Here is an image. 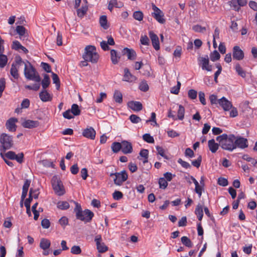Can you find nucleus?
<instances>
[{"instance_id":"nucleus-26","label":"nucleus","mask_w":257,"mask_h":257,"mask_svg":"<svg viewBox=\"0 0 257 257\" xmlns=\"http://www.w3.org/2000/svg\"><path fill=\"white\" fill-rule=\"evenodd\" d=\"M208 145L210 151L212 153H215L219 148V145L217 143H215L214 139H211L208 141Z\"/></svg>"},{"instance_id":"nucleus-63","label":"nucleus","mask_w":257,"mask_h":257,"mask_svg":"<svg viewBox=\"0 0 257 257\" xmlns=\"http://www.w3.org/2000/svg\"><path fill=\"white\" fill-rule=\"evenodd\" d=\"M71 113L72 112L71 110L68 109L63 112V116L64 118L70 119L73 118V115H72Z\"/></svg>"},{"instance_id":"nucleus-8","label":"nucleus","mask_w":257,"mask_h":257,"mask_svg":"<svg viewBox=\"0 0 257 257\" xmlns=\"http://www.w3.org/2000/svg\"><path fill=\"white\" fill-rule=\"evenodd\" d=\"M94 241L96 243L97 249L99 252L103 253L108 250V247L105 245L104 243L102 241L101 235H96L94 238Z\"/></svg>"},{"instance_id":"nucleus-34","label":"nucleus","mask_w":257,"mask_h":257,"mask_svg":"<svg viewBox=\"0 0 257 257\" xmlns=\"http://www.w3.org/2000/svg\"><path fill=\"white\" fill-rule=\"evenodd\" d=\"M111 149L114 153H117L121 150V142H114L111 145Z\"/></svg>"},{"instance_id":"nucleus-58","label":"nucleus","mask_w":257,"mask_h":257,"mask_svg":"<svg viewBox=\"0 0 257 257\" xmlns=\"http://www.w3.org/2000/svg\"><path fill=\"white\" fill-rule=\"evenodd\" d=\"M22 45L18 41H14L13 42V44L12 45V48L14 50L18 51L22 47Z\"/></svg>"},{"instance_id":"nucleus-64","label":"nucleus","mask_w":257,"mask_h":257,"mask_svg":"<svg viewBox=\"0 0 257 257\" xmlns=\"http://www.w3.org/2000/svg\"><path fill=\"white\" fill-rule=\"evenodd\" d=\"M164 178L167 180V181H171L173 178L175 176V175H173L170 172H166L164 174Z\"/></svg>"},{"instance_id":"nucleus-32","label":"nucleus","mask_w":257,"mask_h":257,"mask_svg":"<svg viewBox=\"0 0 257 257\" xmlns=\"http://www.w3.org/2000/svg\"><path fill=\"white\" fill-rule=\"evenodd\" d=\"M50 83V80L49 76L47 74H45L41 82L43 89L45 90L49 86Z\"/></svg>"},{"instance_id":"nucleus-28","label":"nucleus","mask_w":257,"mask_h":257,"mask_svg":"<svg viewBox=\"0 0 257 257\" xmlns=\"http://www.w3.org/2000/svg\"><path fill=\"white\" fill-rule=\"evenodd\" d=\"M195 213L197 215L198 220L201 221L203 216V208L200 204L197 205L195 208Z\"/></svg>"},{"instance_id":"nucleus-31","label":"nucleus","mask_w":257,"mask_h":257,"mask_svg":"<svg viewBox=\"0 0 257 257\" xmlns=\"http://www.w3.org/2000/svg\"><path fill=\"white\" fill-rule=\"evenodd\" d=\"M235 69L237 73L242 78L246 77V72L243 70L240 65L237 63L235 65Z\"/></svg>"},{"instance_id":"nucleus-50","label":"nucleus","mask_w":257,"mask_h":257,"mask_svg":"<svg viewBox=\"0 0 257 257\" xmlns=\"http://www.w3.org/2000/svg\"><path fill=\"white\" fill-rule=\"evenodd\" d=\"M133 17L135 19L141 21L143 18V14L141 11H136L134 13Z\"/></svg>"},{"instance_id":"nucleus-36","label":"nucleus","mask_w":257,"mask_h":257,"mask_svg":"<svg viewBox=\"0 0 257 257\" xmlns=\"http://www.w3.org/2000/svg\"><path fill=\"white\" fill-rule=\"evenodd\" d=\"M71 111L73 114V116L78 115L80 113V110L79 106L76 104H73L71 106Z\"/></svg>"},{"instance_id":"nucleus-19","label":"nucleus","mask_w":257,"mask_h":257,"mask_svg":"<svg viewBox=\"0 0 257 257\" xmlns=\"http://www.w3.org/2000/svg\"><path fill=\"white\" fill-rule=\"evenodd\" d=\"M121 151L125 154L131 153L133 151L132 144L126 141H122Z\"/></svg>"},{"instance_id":"nucleus-29","label":"nucleus","mask_w":257,"mask_h":257,"mask_svg":"<svg viewBox=\"0 0 257 257\" xmlns=\"http://www.w3.org/2000/svg\"><path fill=\"white\" fill-rule=\"evenodd\" d=\"M111 60L113 64H116L118 62L120 57L118 56L117 52L114 50L110 51Z\"/></svg>"},{"instance_id":"nucleus-51","label":"nucleus","mask_w":257,"mask_h":257,"mask_svg":"<svg viewBox=\"0 0 257 257\" xmlns=\"http://www.w3.org/2000/svg\"><path fill=\"white\" fill-rule=\"evenodd\" d=\"M130 119L133 123H138L141 121V118L136 114L131 115Z\"/></svg>"},{"instance_id":"nucleus-15","label":"nucleus","mask_w":257,"mask_h":257,"mask_svg":"<svg viewBox=\"0 0 257 257\" xmlns=\"http://www.w3.org/2000/svg\"><path fill=\"white\" fill-rule=\"evenodd\" d=\"M96 132L92 127H88L84 129L82 132V135L89 139L94 140L95 138Z\"/></svg>"},{"instance_id":"nucleus-49","label":"nucleus","mask_w":257,"mask_h":257,"mask_svg":"<svg viewBox=\"0 0 257 257\" xmlns=\"http://www.w3.org/2000/svg\"><path fill=\"white\" fill-rule=\"evenodd\" d=\"M52 76L53 82L54 83H55L56 84L57 89H58L60 87L59 78L58 75L54 73H52Z\"/></svg>"},{"instance_id":"nucleus-16","label":"nucleus","mask_w":257,"mask_h":257,"mask_svg":"<svg viewBox=\"0 0 257 257\" xmlns=\"http://www.w3.org/2000/svg\"><path fill=\"white\" fill-rule=\"evenodd\" d=\"M149 36L151 40L153 47L156 50L160 49L159 38L153 31L149 32Z\"/></svg>"},{"instance_id":"nucleus-43","label":"nucleus","mask_w":257,"mask_h":257,"mask_svg":"<svg viewBox=\"0 0 257 257\" xmlns=\"http://www.w3.org/2000/svg\"><path fill=\"white\" fill-rule=\"evenodd\" d=\"M192 29L194 31L198 33H203L206 31V28L202 27L199 25H196L192 27Z\"/></svg>"},{"instance_id":"nucleus-54","label":"nucleus","mask_w":257,"mask_h":257,"mask_svg":"<svg viewBox=\"0 0 257 257\" xmlns=\"http://www.w3.org/2000/svg\"><path fill=\"white\" fill-rule=\"evenodd\" d=\"M6 87V80L4 78L0 79V97L2 95V93L5 90Z\"/></svg>"},{"instance_id":"nucleus-59","label":"nucleus","mask_w":257,"mask_h":257,"mask_svg":"<svg viewBox=\"0 0 257 257\" xmlns=\"http://www.w3.org/2000/svg\"><path fill=\"white\" fill-rule=\"evenodd\" d=\"M113 198L114 200H118L122 198L123 196L122 193L118 191H115L112 194Z\"/></svg>"},{"instance_id":"nucleus-42","label":"nucleus","mask_w":257,"mask_h":257,"mask_svg":"<svg viewBox=\"0 0 257 257\" xmlns=\"http://www.w3.org/2000/svg\"><path fill=\"white\" fill-rule=\"evenodd\" d=\"M16 31L21 37L24 36L26 32V29L22 26H18L16 28Z\"/></svg>"},{"instance_id":"nucleus-23","label":"nucleus","mask_w":257,"mask_h":257,"mask_svg":"<svg viewBox=\"0 0 257 257\" xmlns=\"http://www.w3.org/2000/svg\"><path fill=\"white\" fill-rule=\"evenodd\" d=\"M21 65H18L16 62L15 63H13L10 70L11 75L15 79H18L19 75L18 73V68Z\"/></svg>"},{"instance_id":"nucleus-47","label":"nucleus","mask_w":257,"mask_h":257,"mask_svg":"<svg viewBox=\"0 0 257 257\" xmlns=\"http://www.w3.org/2000/svg\"><path fill=\"white\" fill-rule=\"evenodd\" d=\"M210 58L212 61L214 62L220 58V54L216 50H215L211 53Z\"/></svg>"},{"instance_id":"nucleus-30","label":"nucleus","mask_w":257,"mask_h":257,"mask_svg":"<svg viewBox=\"0 0 257 257\" xmlns=\"http://www.w3.org/2000/svg\"><path fill=\"white\" fill-rule=\"evenodd\" d=\"M99 24L101 27L104 29L106 30L109 27V25L107 23V17L106 16H101L99 18Z\"/></svg>"},{"instance_id":"nucleus-45","label":"nucleus","mask_w":257,"mask_h":257,"mask_svg":"<svg viewBox=\"0 0 257 257\" xmlns=\"http://www.w3.org/2000/svg\"><path fill=\"white\" fill-rule=\"evenodd\" d=\"M143 140L148 143H154V138L151 136L149 134H145L143 136Z\"/></svg>"},{"instance_id":"nucleus-2","label":"nucleus","mask_w":257,"mask_h":257,"mask_svg":"<svg viewBox=\"0 0 257 257\" xmlns=\"http://www.w3.org/2000/svg\"><path fill=\"white\" fill-rule=\"evenodd\" d=\"M216 140L224 150L232 151L235 149V136L234 135H227L223 134L218 136L216 138Z\"/></svg>"},{"instance_id":"nucleus-21","label":"nucleus","mask_w":257,"mask_h":257,"mask_svg":"<svg viewBox=\"0 0 257 257\" xmlns=\"http://www.w3.org/2000/svg\"><path fill=\"white\" fill-rule=\"evenodd\" d=\"M39 97L41 100L43 102L49 101L52 99V95L48 92L47 90L44 89L39 93Z\"/></svg>"},{"instance_id":"nucleus-14","label":"nucleus","mask_w":257,"mask_h":257,"mask_svg":"<svg viewBox=\"0 0 257 257\" xmlns=\"http://www.w3.org/2000/svg\"><path fill=\"white\" fill-rule=\"evenodd\" d=\"M233 58L237 60H241L244 58V53L239 46H235L233 48Z\"/></svg>"},{"instance_id":"nucleus-37","label":"nucleus","mask_w":257,"mask_h":257,"mask_svg":"<svg viewBox=\"0 0 257 257\" xmlns=\"http://www.w3.org/2000/svg\"><path fill=\"white\" fill-rule=\"evenodd\" d=\"M181 242L188 247H191L192 246V243L191 240L187 236H183L181 237Z\"/></svg>"},{"instance_id":"nucleus-39","label":"nucleus","mask_w":257,"mask_h":257,"mask_svg":"<svg viewBox=\"0 0 257 257\" xmlns=\"http://www.w3.org/2000/svg\"><path fill=\"white\" fill-rule=\"evenodd\" d=\"M8 58L6 55L3 53H0V67L4 68L7 64Z\"/></svg>"},{"instance_id":"nucleus-9","label":"nucleus","mask_w":257,"mask_h":257,"mask_svg":"<svg viewBox=\"0 0 257 257\" xmlns=\"http://www.w3.org/2000/svg\"><path fill=\"white\" fill-rule=\"evenodd\" d=\"M152 9L154 12L152 13L153 17L160 23L164 24L165 22V20L164 18V13L163 12L157 7L155 5H153Z\"/></svg>"},{"instance_id":"nucleus-25","label":"nucleus","mask_w":257,"mask_h":257,"mask_svg":"<svg viewBox=\"0 0 257 257\" xmlns=\"http://www.w3.org/2000/svg\"><path fill=\"white\" fill-rule=\"evenodd\" d=\"M123 6V4L121 2H118L117 0H110L108 5V9L112 12L114 7L121 8Z\"/></svg>"},{"instance_id":"nucleus-62","label":"nucleus","mask_w":257,"mask_h":257,"mask_svg":"<svg viewBox=\"0 0 257 257\" xmlns=\"http://www.w3.org/2000/svg\"><path fill=\"white\" fill-rule=\"evenodd\" d=\"M218 183L219 185L224 187L228 185V181L224 178L220 177L218 179Z\"/></svg>"},{"instance_id":"nucleus-48","label":"nucleus","mask_w":257,"mask_h":257,"mask_svg":"<svg viewBox=\"0 0 257 257\" xmlns=\"http://www.w3.org/2000/svg\"><path fill=\"white\" fill-rule=\"evenodd\" d=\"M39 195V192L38 190H33L32 189H30L29 192V196L30 198L37 199L38 198Z\"/></svg>"},{"instance_id":"nucleus-57","label":"nucleus","mask_w":257,"mask_h":257,"mask_svg":"<svg viewBox=\"0 0 257 257\" xmlns=\"http://www.w3.org/2000/svg\"><path fill=\"white\" fill-rule=\"evenodd\" d=\"M201 161L202 157L201 156H199L196 160L192 161V164L193 166L199 168L201 165Z\"/></svg>"},{"instance_id":"nucleus-10","label":"nucleus","mask_w":257,"mask_h":257,"mask_svg":"<svg viewBox=\"0 0 257 257\" xmlns=\"http://www.w3.org/2000/svg\"><path fill=\"white\" fill-rule=\"evenodd\" d=\"M4 155L6 158L16 160L20 164L23 163L24 161V154L23 153L16 154L13 151H9Z\"/></svg>"},{"instance_id":"nucleus-33","label":"nucleus","mask_w":257,"mask_h":257,"mask_svg":"<svg viewBox=\"0 0 257 257\" xmlns=\"http://www.w3.org/2000/svg\"><path fill=\"white\" fill-rule=\"evenodd\" d=\"M113 98L115 102L121 103L122 101V95L121 93L118 90H115L113 94Z\"/></svg>"},{"instance_id":"nucleus-17","label":"nucleus","mask_w":257,"mask_h":257,"mask_svg":"<svg viewBox=\"0 0 257 257\" xmlns=\"http://www.w3.org/2000/svg\"><path fill=\"white\" fill-rule=\"evenodd\" d=\"M18 121V119L14 117L10 118L8 119L6 123L7 128L10 132H15L16 130V123Z\"/></svg>"},{"instance_id":"nucleus-12","label":"nucleus","mask_w":257,"mask_h":257,"mask_svg":"<svg viewBox=\"0 0 257 257\" xmlns=\"http://www.w3.org/2000/svg\"><path fill=\"white\" fill-rule=\"evenodd\" d=\"M235 149L238 148L241 149H245L248 147V141L245 138L241 137H236L235 136Z\"/></svg>"},{"instance_id":"nucleus-52","label":"nucleus","mask_w":257,"mask_h":257,"mask_svg":"<svg viewBox=\"0 0 257 257\" xmlns=\"http://www.w3.org/2000/svg\"><path fill=\"white\" fill-rule=\"evenodd\" d=\"M188 95L191 99H195L197 96V92L194 89H190L188 92Z\"/></svg>"},{"instance_id":"nucleus-46","label":"nucleus","mask_w":257,"mask_h":257,"mask_svg":"<svg viewBox=\"0 0 257 257\" xmlns=\"http://www.w3.org/2000/svg\"><path fill=\"white\" fill-rule=\"evenodd\" d=\"M71 253L73 254H79L81 253V249L78 245H74L71 248Z\"/></svg>"},{"instance_id":"nucleus-40","label":"nucleus","mask_w":257,"mask_h":257,"mask_svg":"<svg viewBox=\"0 0 257 257\" xmlns=\"http://www.w3.org/2000/svg\"><path fill=\"white\" fill-rule=\"evenodd\" d=\"M57 207L61 210H65L69 207V204L67 201H59L57 203Z\"/></svg>"},{"instance_id":"nucleus-56","label":"nucleus","mask_w":257,"mask_h":257,"mask_svg":"<svg viewBox=\"0 0 257 257\" xmlns=\"http://www.w3.org/2000/svg\"><path fill=\"white\" fill-rule=\"evenodd\" d=\"M178 163L180 164L181 166L185 169H189L191 168V165L188 162L183 161L181 159H179L178 160Z\"/></svg>"},{"instance_id":"nucleus-11","label":"nucleus","mask_w":257,"mask_h":257,"mask_svg":"<svg viewBox=\"0 0 257 257\" xmlns=\"http://www.w3.org/2000/svg\"><path fill=\"white\" fill-rule=\"evenodd\" d=\"M199 65L201 67L202 69L207 71H212V66L209 65V60L208 56L201 57L198 58Z\"/></svg>"},{"instance_id":"nucleus-27","label":"nucleus","mask_w":257,"mask_h":257,"mask_svg":"<svg viewBox=\"0 0 257 257\" xmlns=\"http://www.w3.org/2000/svg\"><path fill=\"white\" fill-rule=\"evenodd\" d=\"M51 245L50 241L46 238H42L40 240V247L43 250L49 249Z\"/></svg>"},{"instance_id":"nucleus-24","label":"nucleus","mask_w":257,"mask_h":257,"mask_svg":"<svg viewBox=\"0 0 257 257\" xmlns=\"http://www.w3.org/2000/svg\"><path fill=\"white\" fill-rule=\"evenodd\" d=\"M122 52L124 54L126 55L128 59L134 60L136 59V53L133 49L125 48L123 49Z\"/></svg>"},{"instance_id":"nucleus-22","label":"nucleus","mask_w":257,"mask_h":257,"mask_svg":"<svg viewBox=\"0 0 257 257\" xmlns=\"http://www.w3.org/2000/svg\"><path fill=\"white\" fill-rule=\"evenodd\" d=\"M127 105L131 109L137 111H140L143 108L142 103L139 101H130Z\"/></svg>"},{"instance_id":"nucleus-53","label":"nucleus","mask_w":257,"mask_h":257,"mask_svg":"<svg viewBox=\"0 0 257 257\" xmlns=\"http://www.w3.org/2000/svg\"><path fill=\"white\" fill-rule=\"evenodd\" d=\"M230 110V111L229 112V116L230 117H235L238 115V112L236 107L232 105V107Z\"/></svg>"},{"instance_id":"nucleus-1","label":"nucleus","mask_w":257,"mask_h":257,"mask_svg":"<svg viewBox=\"0 0 257 257\" xmlns=\"http://www.w3.org/2000/svg\"><path fill=\"white\" fill-rule=\"evenodd\" d=\"M16 62L18 65H25L24 75L27 79L37 82L41 81V77L30 62L23 61L20 57L16 59Z\"/></svg>"},{"instance_id":"nucleus-61","label":"nucleus","mask_w":257,"mask_h":257,"mask_svg":"<svg viewBox=\"0 0 257 257\" xmlns=\"http://www.w3.org/2000/svg\"><path fill=\"white\" fill-rule=\"evenodd\" d=\"M199 99L202 104L204 105L206 104V101L205 98V94L203 92L200 91L199 92Z\"/></svg>"},{"instance_id":"nucleus-35","label":"nucleus","mask_w":257,"mask_h":257,"mask_svg":"<svg viewBox=\"0 0 257 257\" xmlns=\"http://www.w3.org/2000/svg\"><path fill=\"white\" fill-rule=\"evenodd\" d=\"M185 108L181 105H179V109L178 110V115L177 119L178 118L180 120H182L184 117Z\"/></svg>"},{"instance_id":"nucleus-5","label":"nucleus","mask_w":257,"mask_h":257,"mask_svg":"<svg viewBox=\"0 0 257 257\" xmlns=\"http://www.w3.org/2000/svg\"><path fill=\"white\" fill-rule=\"evenodd\" d=\"M0 143L5 150L10 149L13 145V137L7 134L3 133L0 136Z\"/></svg>"},{"instance_id":"nucleus-13","label":"nucleus","mask_w":257,"mask_h":257,"mask_svg":"<svg viewBox=\"0 0 257 257\" xmlns=\"http://www.w3.org/2000/svg\"><path fill=\"white\" fill-rule=\"evenodd\" d=\"M218 104L225 111H229L232 105V102L224 96L219 99Z\"/></svg>"},{"instance_id":"nucleus-4","label":"nucleus","mask_w":257,"mask_h":257,"mask_svg":"<svg viewBox=\"0 0 257 257\" xmlns=\"http://www.w3.org/2000/svg\"><path fill=\"white\" fill-rule=\"evenodd\" d=\"M52 185L55 193L58 195L61 196L65 193V191L62 182L57 177L54 176L52 178Z\"/></svg>"},{"instance_id":"nucleus-44","label":"nucleus","mask_w":257,"mask_h":257,"mask_svg":"<svg viewBox=\"0 0 257 257\" xmlns=\"http://www.w3.org/2000/svg\"><path fill=\"white\" fill-rule=\"evenodd\" d=\"M149 87L146 81H142L139 85V89L144 92H146L149 90Z\"/></svg>"},{"instance_id":"nucleus-55","label":"nucleus","mask_w":257,"mask_h":257,"mask_svg":"<svg viewBox=\"0 0 257 257\" xmlns=\"http://www.w3.org/2000/svg\"><path fill=\"white\" fill-rule=\"evenodd\" d=\"M140 42L142 45H149L150 43V40L147 36H141L140 39Z\"/></svg>"},{"instance_id":"nucleus-20","label":"nucleus","mask_w":257,"mask_h":257,"mask_svg":"<svg viewBox=\"0 0 257 257\" xmlns=\"http://www.w3.org/2000/svg\"><path fill=\"white\" fill-rule=\"evenodd\" d=\"M137 79L136 76L133 75L129 71L128 69L125 68L124 69V75L123 80L124 81L132 82Z\"/></svg>"},{"instance_id":"nucleus-38","label":"nucleus","mask_w":257,"mask_h":257,"mask_svg":"<svg viewBox=\"0 0 257 257\" xmlns=\"http://www.w3.org/2000/svg\"><path fill=\"white\" fill-rule=\"evenodd\" d=\"M158 183L160 188L162 189H165L168 185L167 180L163 177H161L159 179Z\"/></svg>"},{"instance_id":"nucleus-6","label":"nucleus","mask_w":257,"mask_h":257,"mask_svg":"<svg viewBox=\"0 0 257 257\" xmlns=\"http://www.w3.org/2000/svg\"><path fill=\"white\" fill-rule=\"evenodd\" d=\"M94 214L90 210L86 209L82 212L77 213L76 218L85 222H89L93 217Z\"/></svg>"},{"instance_id":"nucleus-60","label":"nucleus","mask_w":257,"mask_h":257,"mask_svg":"<svg viewBox=\"0 0 257 257\" xmlns=\"http://www.w3.org/2000/svg\"><path fill=\"white\" fill-rule=\"evenodd\" d=\"M209 100L211 104H218L219 99H217V96L216 95H210L209 96Z\"/></svg>"},{"instance_id":"nucleus-7","label":"nucleus","mask_w":257,"mask_h":257,"mask_svg":"<svg viewBox=\"0 0 257 257\" xmlns=\"http://www.w3.org/2000/svg\"><path fill=\"white\" fill-rule=\"evenodd\" d=\"M114 175L115 178L114 179V183L116 185H121L123 182L125 181L127 178V174L125 170H123L120 172L112 173L110 176Z\"/></svg>"},{"instance_id":"nucleus-18","label":"nucleus","mask_w":257,"mask_h":257,"mask_svg":"<svg viewBox=\"0 0 257 257\" xmlns=\"http://www.w3.org/2000/svg\"><path fill=\"white\" fill-rule=\"evenodd\" d=\"M22 124L23 126L25 128H32L38 126L39 125V122L36 120L27 119L24 121Z\"/></svg>"},{"instance_id":"nucleus-41","label":"nucleus","mask_w":257,"mask_h":257,"mask_svg":"<svg viewBox=\"0 0 257 257\" xmlns=\"http://www.w3.org/2000/svg\"><path fill=\"white\" fill-rule=\"evenodd\" d=\"M87 11V7L83 6L81 8L77 10V15L79 17L82 18L86 13Z\"/></svg>"},{"instance_id":"nucleus-3","label":"nucleus","mask_w":257,"mask_h":257,"mask_svg":"<svg viewBox=\"0 0 257 257\" xmlns=\"http://www.w3.org/2000/svg\"><path fill=\"white\" fill-rule=\"evenodd\" d=\"M84 60L89 61L92 63H96L99 58V55L96 51V48L92 45L87 46L84 49V53L82 55Z\"/></svg>"}]
</instances>
